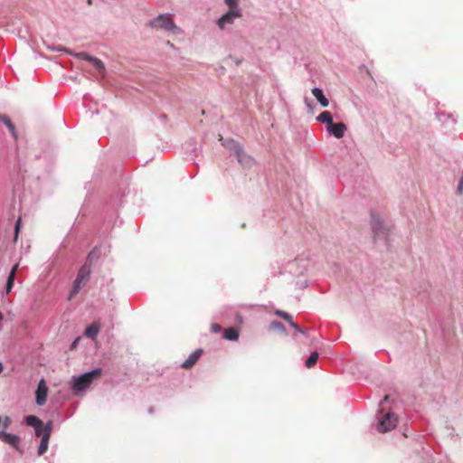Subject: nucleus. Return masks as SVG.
Wrapping results in <instances>:
<instances>
[{"instance_id":"393cba45","label":"nucleus","mask_w":463,"mask_h":463,"mask_svg":"<svg viewBox=\"0 0 463 463\" xmlns=\"http://www.w3.org/2000/svg\"><path fill=\"white\" fill-rule=\"evenodd\" d=\"M20 226H21V218H19L16 222V224H15V229H14V241H17V238H18V233H19V231H20Z\"/></svg>"},{"instance_id":"9d476101","label":"nucleus","mask_w":463,"mask_h":463,"mask_svg":"<svg viewBox=\"0 0 463 463\" xmlns=\"http://www.w3.org/2000/svg\"><path fill=\"white\" fill-rule=\"evenodd\" d=\"M0 439L14 448H17L20 442L18 436L5 431H0Z\"/></svg>"},{"instance_id":"473e14b6","label":"nucleus","mask_w":463,"mask_h":463,"mask_svg":"<svg viewBox=\"0 0 463 463\" xmlns=\"http://www.w3.org/2000/svg\"><path fill=\"white\" fill-rule=\"evenodd\" d=\"M3 318H4V316H3V314L0 312V321H1V320H3Z\"/></svg>"},{"instance_id":"423d86ee","label":"nucleus","mask_w":463,"mask_h":463,"mask_svg":"<svg viewBox=\"0 0 463 463\" xmlns=\"http://www.w3.org/2000/svg\"><path fill=\"white\" fill-rule=\"evenodd\" d=\"M48 387L44 379H42L38 383L37 390L35 392V401L36 404L39 406H43L46 403L47 395H48Z\"/></svg>"},{"instance_id":"b1692460","label":"nucleus","mask_w":463,"mask_h":463,"mask_svg":"<svg viewBox=\"0 0 463 463\" xmlns=\"http://www.w3.org/2000/svg\"><path fill=\"white\" fill-rule=\"evenodd\" d=\"M11 423H12V420L10 417L5 416L4 419L2 418V426L4 428H5V429L8 428L11 425Z\"/></svg>"},{"instance_id":"f257e3e1","label":"nucleus","mask_w":463,"mask_h":463,"mask_svg":"<svg viewBox=\"0 0 463 463\" xmlns=\"http://www.w3.org/2000/svg\"><path fill=\"white\" fill-rule=\"evenodd\" d=\"M101 375L100 369H95L91 372L85 373L78 377H74L72 381V390L74 392H79L86 390L93 383L94 380L99 378Z\"/></svg>"},{"instance_id":"0eeeda50","label":"nucleus","mask_w":463,"mask_h":463,"mask_svg":"<svg viewBox=\"0 0 463 463\" xmlns=\"http://www.w3.org/2000/svg\"><path fill=\"white\" fill-rule=\"evenodd\" d=\"M51 431H52V423L49 422L46 424V430L43 434V438L41 439V443L38 448V455L42 456L43 455L48 449V443L51 437Z\"/></svg>"},{"instance_id":"9b49d317","label":"nucleus","mask_w":463,"mask_h":463,"mask_svg":"<svg viewBox=\"0 0 463 463\" xmlns=\"http://www.w3.org/2000/svg\"><path fill=\"white\" fill-rule=\"evenodd\" d=\"M312 94L314 95V97L317 99V101L320 103V105L323 107V108H326L328 107L329 105V101L328 99L325 97V95L323 94V91L321 89H318V88H314L312 90Z\"/></svg>"},{"instance_id":"7ed1b4c3","label":"nucleus","mask_w":463,"mask_h":463,"mask_svg":"<svg viewBox=\"0 0 463 463\" xmlns=\"http://www.w3.org/2000/svg\"><path fill=\"white\" fill-rule=\"evenodd\" d=\"M380 413L383 415L379 418L377 423V430L381 433H384L393 430L396 427L398 418L392 412L383 413L381 410Z\"/></svg>"},{"instance_id":"cd10ccee","label":"nucleus","mask_w":463,"mask_h":463,"mask_svg":"<svg viewBox=\"0 0 463 463\" xmlns=\"http://www.w3.org/2000/svg\"><path fill=\"white\" fill-rule=\"evenodd\" d=\"M289 325L295 328L296 330L299 331L302 334H305V332L299 327V326L292 321H290Z\"/></svg>"},{"instance_id":"6e6552de","label":"nucleus","mask_w":463,"mask_h":463,"mask_svg":"<svg viewBox=\"0 0 463 463\" xmlns=\"http://www.w3.org/2000/svg\"><path fill=\"white\" fill-rule=\"evenodd\" d=\"M326 129L335 137L341 138L345 135V132L346 130V126L342 122H340V123L333 122L332 125L328 126Z\"/></svg>"},{"instance_id":"39448f33","label":"nucleus","mask_w":463,"mask_h":463,"mask_svg":"<svg viewBox=\"0 0 463 463\" xmlns=\"http://www.w3.org/2000/svg\"><path fill=\"white\" fill-rule=\"evenodd\" d=\"M241 10L229 9V11L217 21L218 27L223 30L226 25L232 24L234 20L241 17Z\"/></svg>"},{"instance_id":"f03ea898","label":"nucleus","mask_w":463,"mask_h":463,"mask_svg":"<svg viewBox=\"0 0 463 463\" xmlns=\"http://www.w3.org/2000/svg\"><path fill=\"white\" fill-rule=\"evenodd\" d=\"M149 25L155 29H163L165 31H171L174 33H178L180 29L175 25L168 14H160L154 20L150 21Z\"/></svg>"},{"instance_id":"4be33fe9","label":"nucleus","mask_w":463,"mask_h":463,"mask_svg":"<svg viewBox=\"0 0 463 463\" xmlns=\"http://www.w3.org/2000/svg\"><path fill=\"white\" fill-rule=\"evenodd\" d=\"M75 56L78 57L79 59H82V60L88 61L90 62L91 61V59L94 58L93 56H90L87 52H79V53H76Z\"/></svg>"},{"instance_id":"2f4dec72","label":"nucleus","mask_w":463,"mask_h":463,"mask_svg":"<svg viewBox=\"0 0 463 463\" xmlns=\"http://www.w3.org/2000/svg\"><path fill=\"white\" fill-rule=\"evenodd\" d=\"M388 399H389V396H388V395H385V396L383 397V402H386V401H388Z\"/></svg>"},{"instance_id":"20e7f679","label":"nucleus","mask_w":463,"mask_h":463,"mask_svg":"<svg viewBox=\"0 0 463 463\" xmlns=\"http://www.w3.org/2000/svg\"><path fill=\"white\" fill-rule=\"evenodd\" d=\"M90 270L88 267L83 266L78 272L76 279L73 282L72 289L69 295V299L73 298L80 290V288L86 285L90 279Z\"/></svg>"},{"instance_id":"412c9836","label":"nucleus","mask_w":463,"mask_h":463,"mask_svg":"<svg viewBox=\"0 0 463 463\" xmlns=\"http://www.w3.org/2000/svg\"><path fill=\"white\" fill-rule=\"evenodd\" d=\"M276 314L280 317L281 318H283L284 320L288 321V323H290V321H292V317L289 314H288L287 312H284V311H277Z\"/></svg>"},{"instance_id":"4468645a","label":"nucleus","mask_w":463,"mask_h":463,"mask_svg":"<svg viewBox=\"0 0 463 463\" xmlns=\"http://www.w3.org/2000/svg\"><path fill=\"white\" fill-rule=\"evenodd\" d=\"M223 337L227 340L235 341L239 338V331L234 327L226 328L223 332Z\"/></svg>"},{"instance_id":"f8f14e48","label":"nucleus","mask_w":463,"mask_h":463,"mask_svg":"<svg viewBox=\"0 0 463 463\" xmlns=\"http://www.w3.org/2000/svg\"><path fill=\"white\" fill-rule=\"evenodd\" d=\"M17 269H18V264H15L10 273H9V276L7 278V281H6V287H5V291L7 294H9L13 288V286H14V278H15V273L17 271Z\"/></svg>"},{"instance_id":"f3484780","label":"nucleus","mask_w":463,"mask_h":463,"mask_svg":"<svg viewBox=\"0 0 463 463\" xmlns=\"http://www.w3.org/2000/svg\"><path fill=\"white\" fill-rule=\"evenodd\" d=\"M3 123L7 127V128L9 129V131L11 132L12 136L14 137V139H17L18 138V135H17V132H16V128H15V126L14 125V123L11 121V119L9 118L8 116H6V118H5V120L3 121Z\"/></svg>"},{"instance_id":"6ab92c4d","label":"nucleus","mask_w":463,"mask_h":463,"mask_svg":"<svg viewBox=\"0 0 463 463\" xmlns=\"http://www.w3.org/2000/svg\"><path fill=\"white\" fill-rule=\"evenodd\" d=\"M90 63L95 67L96 70H98L99 71H103L105 67H104V64L103 62L99 60L98 58L94 57L93 59H91V61Z\"/></svg>"},{"instance_id":"72a5a7b5","label":"nucleus","mask_w":463,"mask_h":463,"mask_svg":"<svg viewBox=\"0 0 463 463\" xmlns=\"http://www.w3.org/2000/svg\"><path fill=\"white\" fill-rule=\"evenodd\" d=\"M167 44L173 46V44L170 42H167Z\"/></svg>"},{"instance_id":"c85d7f7f","label":"nucleus","mask_w":463,"mask_h":463,"mask_svg":"<svg viewBox=\"0 0 463 463\" xmlns=\"http://www.w3.org/2000/svg\"><path fill=\"white\" fill-rule=\"evenodd\" d=\"M271 326H272L273 327H275V328H279V327H281V326H281V324H280L279 322H273V323L271 324Z\"/></svg>"},{"instance_id":"1a4fd4ad","label":"nucleus","mask_w":463,"mask_h":463,"mask_svg":"<svg viewBox=\"0 0 463 463\" xmlns=\"http://www.w3.org/2000/svg\"><path fill=\"white\" fill-rule=\"evenodd\" d=\"M202 352V349H197L193 352L189 357L181 364V367L184 369L192 368L200 358Z\"/></svg>"},{"instance_id":"5701e85b","label":"nucleus","mask_w":463,"mask_h":463,"mask_svg":"<svg viewBox=\"0 0 463 463\" xmlns=\"http://www.w3.org/2000/svg\"><path fill=\"white\" fill-rule=\"evenodd\" d=\"M34 430H35L36 436L37 437H41V439H42L43 438V434L46 430V425L44 427H43V424L40 425L37 429H34Z\"/></svg>"},{"instance_id":"7c9ffc66","label":"nucleus","mask_w":463,"mask_h":463,"mask_svg":"<svg viewBox=\"0 0 463 463\" xmlns=\"http://www.w3.org/2000/svg\"><path fill=\"white\" fill-rule=\"evenodd\" d=\"M4 371V365L3 364L0 362V373Z\"/></svg>"},{"instance_id":"a878e982","label":"nucleus","mask_w":463,"mask_h":463,"mask_svg":"<svg viewBox=\"0 0 463 463\" xmlns=\"http://www.w3.org/2000/svg\"><path fill=\"white\" fill-rule=\"evenodd\" d=\"M222 330V326L219 324H213L211 326V331L213 333H219Z\"/></svg>"},{"instance_id":"dca6fc26","label":"nucleus","mask_w":463,"mask_h":463,"mask_svg":"<svg viewBox=\"0 0 463 463\" xmlns=\"http://www.w3.org/2000/svg\"><path fill=\"white\" fill-rule=\"evenodd\" d=\"M319 354L317 352H313L309 357L306 360L305 365L307 368L310 369L312 368L318 360Z\"/></svg>"},{"instance_id":"f704fd0d","label":"nucleus","mask_w":463,"mask_h":463,"mask_svg":"<svg viewBox=\"0 0 463 463\" xmlns=\"http://www.w3.org/2000/svg\"><path fill=\"white\" fill-rule=\"evenodd\" d=\"M2 425V417L0 416V426Z\"/></svg>"},{"instance_id":"c756f323","label":"nucleus","mask_w":463,"mask_h":463,"mask_svg":"<svg viewBox=\"0 0 463 463\" xmlns=\"http://www.w3.org/2000/svg\"><path fill=\"white\" fill-rule=\"evenodd\" d=\"M5 118H6V115H0V122H3Z\"/></svg>"},{"instance_id":"2eb2a0df","label":"nucleus","mask_w":463,"mask_h":463,"mask_svg":"<svg viewBox=\"0 0 463 463\" xmlns=\"http://www.w3.org/2000/svg\"><path fill=\"white\" fill-rule=\"evenodd\" d=\"M317 119L321 123H326V128L333 123V117L329 111H323L317 116Z\"/></svg>"},{"instance_id":"a211bd4d","label":"nucleus","mask_w":463,"mask_h":463,"mask_svg":"<svg viewBox=\"0 0 463 463\" xmlns=\"http://www.w3.org/2000/svg\"><path fill=\"white\" fill-rule=\"evenodd\" d=\"M26 423L32 426L33 429H37L40 425H43V421L34 415L26 417Z\"/></svg>"},{"instance_id":"aec40b11","label":"nucleus","mask_w":463,"mask_h":463,"mask_svg":"<svg viewBox=\"0 0 463 463\" xmlns=\"http://www.w3.org/2000/svg\"><path fill=\"white\" fill-rule=\"evenodd\" d=\"M224 3L228 5L229 9L241 10L239 7V0H224Z\"/></svg>"},{"instance_id":"bb28decb","label":"nucleus","mask_w":463,"mask_h":463,"mask_svg":"<svg viewBox=\"0 0 463 463\" xmlns=\"http://www.w3.org/2000/svg\"><path fill=\"white\" fill-rule=\"evenodd\" d=\"M458 194H462L463 193V171H462V175H461V178L459 180L458 186Z\"/></svg>"},{"instance_id":"ddd939ff","label":"nucleus","mask_w":463,"mask_h":463,"mask_svg":"<svg viewBox=\"0 0 463 463\" xmlns=\"http://www.w3.org/2000/svg\"><path fill=\"white\" fill-rule=\"evenodd\" d=\"M99 331V324L92 323L85 330V335L90 338H95Z\"/></svg>"}]
</instances>
